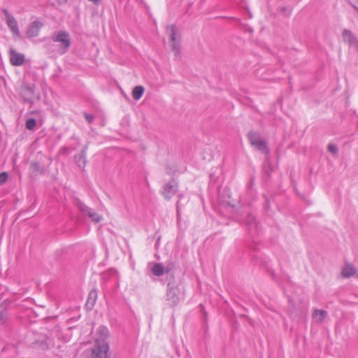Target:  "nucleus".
Wrapping results in <instances>:
<instances>
[{"mask_svg": "<svg viewBox=\"0 0 358 358\" xmlns=\"http://www.w3.org/2000/svg\"><path fill=\"white\" fill-rule=\"evenodd\" d=\"M248 137L252 145L262 141L260 134L257 131H250L248 134Z\"/></svg>", "mask_w": 358, "mask_h": 358, "instance_id": "nucleus-20", "label": "nucleus"}, {"mask_svg": "<svg viewBox=\"0 0 358 358\" xmlns=\"http://www.w3.org/2000/svg\"><path fill=\"white\" fill-rule=\"evenodd\" d=\"M179 288L173 282H169L166 289V301L171 306H176L180 301Z\"/></svg>", "mask_w": 358, "mask_h": 358, "instance_id": "nucleus-3", "label": "nucleus"}, {"mask_svg": "<svg viewBox=\"0 0 358 358\" xmlns=\"http://www.w3.org/2000/svg\"><path fill=\"white\" fill-rule=\"evenodd\" d=\"M109 346L107 342L97 341L92 349L93 358H108Z\"/></svg>", "mask_w": 358, "mask_h": 358, "instance_id": "nucleus-5", "label": "nucleus"}, {"mask_svg": "<svg viewBox=\"0 0 358 358\" xmlns=\"http://www.w3.org/2000/svg\"><path fill=\"white\" fill-rule=\"evenodd\" d=\"M97 299V292L96 289H92L90 291L88 295V298L86 302V308L88 310H92L96 303Z\"/></svg>", "mask_w": 358, "mask_h": 358, "instance_id": "nucleus-14", "label": "nucleus"}, {"mask_svg": "<svg viewBox=\"0 0 358 358\" xmlns=\"http://www.w3.org/2000/svg\"><path fill=\"white\" fill-rule=\"evenodd\" d=\"M281 10H282V12H285V11L286 10V8H285V7H282V8H281Z\"/></svg>", "mask_w": 358, "mask_h": 358, "instance_id": "nucleus-31", "label": "nucleus"}, {"mask_svg": "<svg viewBox=\"0 0 358 358\" xmlns=\"http://www.w3.org/2000/svg\"><path fill=\"white\" fill-rule=\"evenodd\" d=\"M152 273L156 276H161L164 273H169L170 271L168 268H164V266L159 263L155 264L152 267Z\"/></svg>", "mask_w": 358, "mask_h": 358, "instance_id": "nucleus-15", "label": "nucleus"}, {"mask_svg": "<svg viewBox=\"0 0 358 358\" xmlns=\"http://www.w3.org/2000/svg\"><path fill=\"white\" fill-rule=\"evenodd\" d=\"M25 125H26V128L28 130H33L36 125V121L34 118H29L26 121Z\"/></svg>", "mask_w": 358, "mask_h": 358, "instance_id": "nucleus-23", "label": "nucleus"}, {"mask_svg": "<svg viewBox=\"0 0 358 358\" xmlns=\"http://www.w3.org/2000/svg\"><path fill=\"white\" fill-rule=\"evenodd\" d=\"M327 316V312L323 310L315 309L313 311V317L316 319L317 322H322Z\"/></svg>", "mask_w": 358, "mask_h": 358, "instance_id": "nucleus-18", "label": "nucleus"}, {"mask_svg": "<svg viewBox=\"0 0 358 358\" xmlns=\"http://www.w3.org/2000/svg\"><path fill=\"white\" fill-rule=\"evenodd\" d=\"M266 210H268V201L267 198H266Z\"/></svg>", "mask_w": 358, "mask_h": 358, "instance_id": "nucleus-30", "label": "nucleus"}, {"mask_svg": "<svg viewBox=\"0 0 358 358\" xmlns=\"http://www.w3.org/2000/svg\"><path fill=\"white\" fill-rule=\"evenodd\" d=\"M20 94L24 101L32 103L34 98V86L23 83L20 87Z\"/></svg>", "mask_w": 358, "mask_h": 358, "instance_id": "nucleus-8", "label": "nucleus"}, {"mask_svg": "<svg viewBox=\"0 0 358 358\" xmlns=\"http://www.w3.org/2000/svg\"><path fill=\"white\" fill-rule=\"evenodd\" d=\"M356 273L355 268L352 264H347L342 270V275L344 278H350Z\"/></svg>", "mask_w": 358, "mask_h": 358, "instance_id": "nucleus-19", "label": "nucleus"}, {"mask_svg": "<svg viewBox=\"0 0 358 358\" xmlns=\"http://www.w3.org/2000/svg\"><path fill=\"white\" fill-rule=\"evenodd\" d=\"M43 25V23L38 20L30 23L26 31V37L31 38L37 36Z\"/></svg>", "mask_w": 358, "mask_h": 358, "instance_id": "nucleus-10", "label": "nucleus"}, {"mask_svg": "<svg viewBox=\"0 0 358 358\" xmlns=\"http://www.w3.org/2000/svg\"><path fill=\"white\" fill-rule=\"evenodd\" d=\"M255 148H256L258 150L261 151L263 154H268L269 149L267 146L266 143L262 140L259 142H257L256 144L253 145Z\"/></svg>", "mask_w": 358, "mask_h": 358, "instance_id": "nucleus-21", "label": "nucleus"}, {"mask_svg": "<svg viewBox=\"0 0 358 358\" xmlns=\"http://www.w3.org/2000/svg\"><path fill=\"white\" fill-rule=\"evenodd\" d=\"M166 30L169 32L170 41L171 43V50L177 57L180 50V34L178 28L174 24L167 26Z\"/></svg>", "mask_w": 358, "mask_h": 358, "instance_id": "nucleus-2", "label": "nucleus"}, {"mask_svg": "<svg viewBox=\"0 0 358 358\" xmlns=\"http://www.w3.org/2000/svg\"><path fill=\"white\" fill-rule=\"evenodd\" d=\"M328 150L332 153L334 156H337L338 153V147L334 144L328 145Z\"/></svg>", "mask_w": 358, "mask_h": 358, "instance_id": "nucleus-25", "label": "nucleus"}, {"mask_svg": "<svg viewBox=\"0 0 358 358\" xmlns=\"http://www.w3.org/2000/svg\"><path fill=\"white\" fill-rule=\"evenodd\" d=\"M222 204L226 207V208H230L233 210L236 208V206L239 204L238 202L237 203H235L232 202L231 200L224 201L222 202Z\"/></svg>", "mask_w": 358, "mask_h": 358, "instance_id": "nucleus-24", "label": "nucleus"}, {"mask_svg": "<svg viewBox=\"0 0 358 358\" xmlns=\"http://www.w3.org/2000/svg\"><path fill=\"white\" fill-rule=\"evenodd\" d=\"M357 1H358V0H357Z\"/></svg>", "mask_w": 358, "mask_h": 358, "instance_id": "nucleus-32", "label": "nucleus"}, {"mask_svg": "<svg viewBox=\"0 0 358 358\" xmlns=\"http://www.w3.org/2000/svg\"><path fill=\"white\" fill-rule=\"evenodd\" d=\"M29 171L31 177H36L44 172V168L38 162H32L30 164Z\"/></svg>", "mask_w": 358, "mask_h": 358, "instance_id": "nucleus-13", "label": "nucleus"}, {"mask_svg": "<svg viewBox=\"0 0 358 358\" xmlns=\"http://www.w3.org/2000/svg\"><path fill=\"white\" fill-rule=\"evenodd\" d=\"M8 179V173L6 172H1L0 173V185H3Z\"/></svg>", "mask_w": 358, "mask_h": 358, "instance_id": "nucleus-26", "label": "nucleus"}, {"mask_svg": "<svg viewBox=\"0 0 358 358\" xmlns=\"http://www.w3.org/2000/svg\"><path fill=\"white\" fill-rule=\"evenodd\" d=\"M0 321L2 322H4V321H5V317L3 315V312L1 310H0Z\"/></svg>", "mask_w": 358, "mask_h": 358, "instance_id": "nucleus-28", "label": "nucleus"}, {"mask_svg": "<svg viewBox=\"0 0 358 358\" xmlns=\"http://www.w3.org/2000/svg\"><path fill=\"white\" fill-rule=\"evenodd\" d=\"M3 13L6 17V24L13 36L21 38V34L15 18L6 9H3Z\"/></svg>", "mask_w": 358, "mask_h": 358, "instance_id": "nucleus-6", "label": "nucleus"}, {"mask_svg": "<svg viewBox=\"0 0 358 358\" xmlns=\"http://www.w3.org/2000/svg\"><path fill=\"white\" fill-rule=\"evenodd\" d=\"M84 116L86 119V120L89 122V123H92L94 119V115H90V114H88L87 113H84Z\"/></svg>", "mask_w": 358, "mask_h": 358, "instance_id": "nucleus-27", "label": "nucleus"}, {"mask_svg": "<svg viewBox=\"0 0 358 358\" xmlns=\"http://www.w3.org/2000/svg\"><path fill=\"white\" fill-rule=\"evenodd\" d=\"M342 36L343 37L344 41L348 43L350 47L358 52L357 38L348 29H344L343 31Z\"/></svg>", "mask_w": 358, "mask_h": 358, "instance_id": "nucleus-9", "label": "nucleus"}, {"mask_svg": "<svg viewBox=\"0 0 358 358\" xmlns=\"http://www.w3.org/2000/svg\"><path fill=\"white\" fill-rule=\"evenodd\" d=\"M59 3H65L68 0H57Z\"/></svg>", "mask_w": 358, "mask_h": 358, "instance_id": "nucleus-29", "label": "nucleus"}, {"mask_svg": "<svg viewBox=\"0 0 358 358\" xmlns=\"http://www.w3.org/2000/svg\"><path fill=\"white\" fill-rule=\"evenodd\" d=\"M178 189V182L175 179H172L164 185L162 193L165 199L170 200L176 194Z\"/></svg>", "mask_w": 358, "mask_h": 358, "instance_id": "nucleus-7", "label": "nucleus"}, {"mask_svg": "<svg viewBox=\"0 0 358 358\" xmlns=\"http://www.w3.org/2000/svg\"><path fill=\"white\" fill-rule=\"evenodd\" d=\"M98 334H99V337L96 339V343L97 341H102L103 342H106V340L109 336L108 329L106 327L101 326L98 329Z\"/></svg>", "mask_w": 358, "mask_h": 358, "instance_id": "nucleus-16", "label": "nucleus"}, {"mask_svg": "<svg viewBox=\"0 0 358 358\" xmlns=\"http://www.w3.org/2000/svg\"><path fill=\"white\" fill-rule=\"evenodd\" d=\"M144 92V87L141 85H138L134 87L132 90V96L134 99L138 100L142 96Z\"/></svg>", "mask_w": 358, "mask_h": 358, "instance_id": "nucleus-22", "label": "nucleus"}, {"mask_svg": "<svg viewBox=\"0 0 358 358\" xmlns=\"http://www.w3.org/2000/svg\"><path fill=\"white\" fill-rule=\"evenodd\" d=\"M51 39L54 42L61 43L59 52L62 55L67 52L71 44L70 35L66 31H59L56 32L52 35Z\"/></svg>", "mask_w": 358, "mask_h": 358, "instance_id": "nucleus-1", "label": "nucleus"}, {"mask_svg": "<svg viewBox=\"0 0 358 358\" xmlns=\"http://www.w3.org/2000/svg\"><path fill=\"white\" fill-rule=\"evenodd\" d=\"M87 145H85V148L81 150L80 153L75 156L76 164L80 169H83L85 168L87 163Z\"/></svg>", "mask_w": 358, "mask_h": 358, "instance_id": "nucleus-12", "label": "nucleus"}, {"mask_svg": "<svg viewBox=\"0 0 358 358\" xmlns=\"http://www.w3.org/2000/svg\"><path fill=\"white\" fill-rule=\"evenodd\" d=\"M10 62L13 66H21L24 62V55L21 53L17 52L13 49L9 50Z\"/></svg>", "mask_w": 358, "mask_h": 358, "instance_id": "nucleus-11", "label": "nucleus"}, {"mask_svg": "<svg viewBox=\"0 0 358 358\" xmlns=\"http://www.w3.org/2000/svg\"><path fill=\"white\" fill-rule=\"evenodd\" d=\"M76 205L80 211L83 213V215L84 216H88L92 220V221L97 223L101 220L102 217L101 215H98L92 209L81 202L79 199H76Z\"/></svg>", "mask_w": 358, "mask_h": 358, "instance_id": "nucleus-4", "label": "nucleus"}, {"mask_svg": "<svg viewBox=\"0 0 358 358\" xmlns=\"http://www.w3.org/2000/svg\"><path fill=\"white\" fill-rule=\"evenodd\" d=\"M244 222L250 230L255 229L257 228V224L256 222L255 217L252 215H248Z\"/></svg>", "mask_w": 358, "mask_h": 358, "instance_id": "nucleus-17", "label": "nucleus"}]
</instances>
